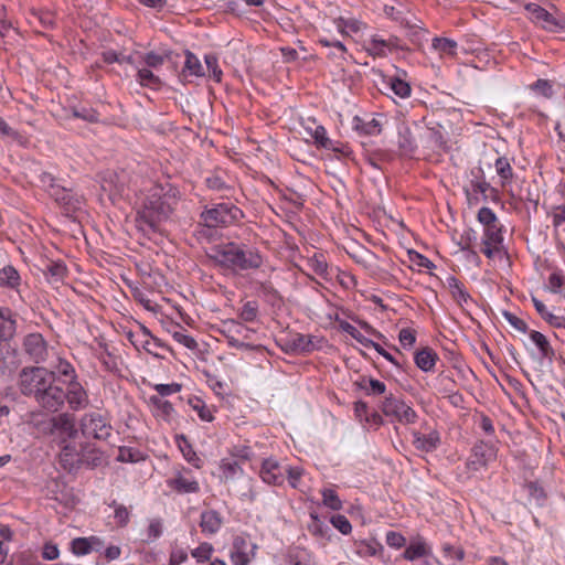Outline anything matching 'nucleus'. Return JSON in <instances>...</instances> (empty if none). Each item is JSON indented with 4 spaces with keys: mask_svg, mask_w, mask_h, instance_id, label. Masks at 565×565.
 <instances>
[{
    "mask_svg": "<svg viewBox=\"0 0 565 565\" xmlns=\"http://www.w3.org/2000/svg\"><path fill=\"white\" fill-rule=\"evenodd\" d=\"M429 554V550L425 542H412L403 553V557L407 561H415Z\"/></svg>",
    "mask_w": 565,
    "mask_h": 565,
    "instance_id": "2f4dec72",
    "label": "nucleus"
},
{
    "mask_svg": "<svg viewBox=\"0 0 565 565\" xmlns=\"http://www.w3.org/2000/svg\"><path fill=\"white\" fill-rule=\"evenodd\" d=\"M337 26L342 34H348V31L359 32L363 28V23L356 19H343L340 18L337 21Z\"/></svg>",
    "mask_w": 565,
    "mask_h": 565,
    "instance_id": "49530a36",
    "label": "nucleus"
},
{
    "mask_svg": "<svg viewBox=\"0 0 565 565\" xmlns=\"http://www.w3.org/2000/svg\"><path fill=\"white\" fill-rule=\"evenodd\" d=\"M56 372L63 376H70L71 380H76V374L73 365L67 361L60 360L56 365Z\"/></svg>",
    "mask_w": 565,
    "mask_h": 565,
    "instance_id": "338daca9",
    "label": "nucleus"
},
{
    "mask_svg": "<svg viewBox=\"0 0 565 565\" xmlns=\"http://www.w3.org/2000/svg\"><path fill=\"white\" fill-rule=\"evenodd\" d=\"M81 430L85 437L107 440L111 435V425L99 412H90L81 418Z\"/></svg>",
    "mask_w": 565,
    "mask_h": 565,
    "instance_id": "20e7f679",
    "label": "nucleus"
},
{
    "mask_svg": "<svg viewBox=\"0 0 565 565\" xmlns=\"http://www.w3.org/2000/svg\"><path fill=\"white\" fill-rule=\"evenodd\" d=\"M439 444V437L437 433H430L429 435L414 434V446L416 449L422 451H433Z\"/></svg>",
    "mask_w": 565,
    "mask_h": 565,
    "instance_id": "bb28decb",
    "label": "nucleus"
},
{
    "mask_svg": "<svg viewBox=\"0 0 565 565\" xmlns=\"http://www.w3.org/2000/svg\"><path fill=\"white\" fill-rule=\"evenodd\" d=\"M478 220L480 223H482L486 227L490 226L492 224L498 223L497 216L494 212L489 207H481L478 212Z\"/></svg>",
    "mask_w": 565,
    "mask_h": 565,
    "instance_id": "864d4df0",
    "label": "nucleus"
},
{
    "mask_svg": "<svg viewBox=\"0 0 565 565\" xmlns=\"http://www.w3.org/2000/svg\"><path fill=\"white\" fill-rule=\"evenodd\" d=\"M457 47V42L447 38H435L433 40V49L441 56H455Z\"/></svg>",
    "mask_w": 565,
    "mask_h": 565,
    "instance_id": "c756f323",
    "label": "nucleus"
},
{
    "mask_svg": "<svg viewBox=\"0 0 565 565\" xmlns=\"http://www.w3.org/2000/svg\"><path fill=\"white\" fill-rule=\"evenodd\" d=\"M222 525V518L218 512L214 510L204 511L201 514L200 526L202 532L207 534H215Z\"/></svg>",
    "mask_w": 565,
    "mask_h": 565,
    "instance_id": "4be33fe9",
    "label": "nucleus"
},
{
    "mask_svg": "<svg viewBox=\"0 0 565 565\" xmlns=\"http://www.w3.org/2000/svg\"><path fill=\"white\" fill-rule=\"evenodd\" d=\"M530 338L539 348L542 358L551 360L552 356L554 355V350L551 347L546 337L543 333L533 330L530 333Z\"/></svg>",
    "mask_w": 565,
    "mask_h": 565,
    "instance_id": "7c9ffc66",
    "label": "nucleus"
},
{
    "mask_svg": "<svg viewBox=\"0 0 565 565\" xmlns=\"http://www.w3.org/2000/svg\"><path fill=\"white\" fill-rule=\"evenodd\" d=\"M445 285L447 286V288L449 289L452 298L460 305L462 306L463 303H466L468 301V299L470 298L469 294L467 292V290L463 288V285L460 280H458L455 276H449L447 277L446 279V282Z\"/></svg>",
    "mask_w": 565,
    "mask_h": 565,
    "instance_id": "b1692460",
    "label": "nucleus"
},
{
    "mask_svg": "<svg viewBox=\"0 0 565 565\" xmlns=\"http://www.w3.org/2000/svg\"><path fill=\"white\" fill-rule=\"evenodd\" d=\"M394 45L393 39H390L388 41L380 39V38H372V40L369 43L367 52H370L373 55L377 56H384L385 55V49H391Z\"/></svg>",
    "mask_w": 565,
    "mask_h": 565,
    "instance_id": "4c0bfd02",
    "label": "nucleus"
},
{
    "mask_svg": "<svg viewBox=\"0 0 565 565\" xmlns=\"http://www.w3.org/2000/svg\"><path fill=\"white\" fill-rule=\"evenodd\" d=\"M257 546L250 544L247 537L237 535L233 540V546L231 551V561L234 565H248L255 557V550Z\"/></svg>",
    "mask_w": 565,
    "mask_h": 565,
    "instance_id": "9d476101",
    "label": "nucleus"
},
{
    "mask_svg": "<svg viewBox=\"0 0 565 565\" xmlns=\"http://www.w3.org/2000/svg\"><path fill=\"white\" fill-rule=\"evenodd\" d=\"M171 52H166L164 54H157L154 52H149L142 56L143 62L148 67L158 68L161 66L167 58H170Z\"/></svg>",
    "mask_w": 565,
    "mask_h": 565,
    "instance_id": "a18cd8bd",
    "label": "nucleus"
},
{
    "mask_svg": "<svg viewBox=\"0 0 565 565\" xmlns=\"http://www.w3.org/2000/svg\"><path fill=\"white\" fill-rule=\"evenodd\" d=\"M51 433L62 437L65 443L67 439H73L77 436L75 426V418L68 413H62L51 419Z\"/></svg>",
    "mask_w": 565,
    "mask_h": 565,
    "instance_id": "9b49d317",
    "label": "nucleus"
},
{
    "mask_svg": "<svg viewBox=\"0 0 565 565\" xmlns=\"http://www.w3.org/2000/svg\"><path fill=\"white\" fill-rule=\"evenodd\" d=\"M264 264V257L255 248L241 245L237 260V270L258 269Z\"/></svg>",
    "mask_w": 565,
    "mask_h": 565,
    "instance_id": "dca6fc26",
    "label": "nucleus"
},
{
    "mask_svg": "<svg viewBox=\"0 0 565 565\" xmlns=\"http://www.w3.org/2000/svg\"><path fill=\"white\" fill-rule=\"evenodd\" d=\"M332 525L338 529L342 534H349L352 531V525L347 516L338 514L331 518Z\"/></svg>",
    "mask_w": 565,
    "mask_h": 565,
    "instance_id": "3c124183",
    "label": "nucleus"
},
{
    "mask_svg": "<svg viewBox=\"0 0 565 565\" xmlns=\"http://www.w3.org/2000/svg\"><path fill=\"white\" fill-rule=\"evenodd\" d=\"M398 340L404 348H411L416 341L415 331L409 328H404L399 331Z\"/></svg>",
    "mask_w": 565,
    "mask_h": 565,
    "instance_id": "4d7b16f0",
    "label": "nucleus"
},
{
    "mask_svg": "<svg viewBox=\"0 0 565 565\" xmlns=\"http://www.w3.org/2000/svg\"><path fill=\"white\" fill-rule=\"evenodd\" d=\"M162 534V522L159 519H152L147 531V542H152Z\"/></svg>",
    "mask_w": 565,
    "mask_h": 565,
    "instance_id": "603ef678",
    "label": "nucleus"
},
{
    "mask_svg": "<svg viewBox=\"0 0 565 565\" xmlns=\"http://www.w3.org/2000/svg\"><path fill=\"white\" fill-rule=\"evenodd\" d=\"M103 542L96 537H77L72 541V552L75 555L82 556L90 553L93 550L99 551Z\"/></svg>",
    "mask_w": 565,
    "mask_h": 565,
    "instance_id": "aec40b11",
    "label": "nucleus"
},
{
    "mask_svg": "<svg viewBox=\"0 0 565 565\" xmlns=\"http://www.w3.org/2000/svg\"><path fill=\"white\" fill-rule=\"evenodd\" d=\"M494 458V448L489 444L479 443L472 449V455L469 458L468 467L472 470H479L480 468L486 467Z\"/></svg>",
    "mask_w": 565,
    "mask_h": 565,
    "instance_id": "2eb2a0df",
    "label": "nucleus"
},
{
    "mask_svg": "<svg viewBox=\"0 0 565 565\" xmlns=\"http://www.w3.org/2000/svg\"><path fill=\"white\" fill-rule=\"evenodd\" d=\"M384 12H385V14L387 17L392 18L395 21H398L401 24L406 25V26H412L409 21L406 20L403 17L402 12L398 9H396L395 7H393V6H385L384 7Z\"/></svg>",
    "mask_w": 565,
    "mask_h": 565,
    "instance_id": "680f3d73",
    "label": "nucleus"
},
{
    "mask_svg": "<svg viewBox=\"0 0 565 565\" xmlns=\"http://www.w3.org/2000/svg\"><path fill=\"white\" fill-rule=\"evenodd\" d=\"M213 553V546L210 543H202L199 547L194 548L191 554L199 562L204 563L209 561Z\"/></svg>",
    "mask_w": 565,
    "mask_h": 565,
    "instance_id": "de8ad7c7",
    "label": "nucleus"
},
{
    "mask_svg": "<svg viewBox=\"0 0 565 565\" xmlns=\"http://www.w3.org/2000/svg\"><path fill=\"white\" fill-rule=\"evenodd\" d=\"M359 386L369 395H383L386 391V385L375 379L363 377L359 383Z\"/></svg>",
    "mask_w": 565,
    "mask_h": 565,
    "instance_id": "c9c22d12",
    "label": "nucleus"
},
{
    "mask_svg": "<svg viewBox=\"0 0 565 565\" xmlns=\"http://www.w3.org/2000/svg\"><path fill=\"white\" fill-rule=\"evenodd\" d=\"M81 459L82 452H78L73 445L66 444L62 447L60 462L64 469L68 471L78 469L81 467Z\"/></svg>",
    "mask_w": 565,
    "mask_h": 565,
    "instance_id": "6ab92c4d",
    "label": "nucleus"
},
{
    "mask_svg": "<svg viewBox=\"0 0 565 565\" xmlns=\"http://www.w3.org/2000/svg\"><path fill=\"white\" fill-rule=\"evenodd\" d=\"M110 507L114 508V518L119 526H126L129 522L130 512L127 507L113 501Z\"/></svg>",
    "mask_w": 565,
    "mask_h": 565,
    "instance_id": "79ce46f5",
    "label": "nucleus"
},
{
    "mask_svg": "<svg viewBox=\"0 0 565 565\" xmlns=\"http://www.w3.org/2000/svg\"><path fill=\"white\" fill-rule=\"evenodd\" d=\"M241 245L236 243H226L213 246L210 257L220 266L237 271V260Z\"/></svg>",
    "mask_w": 565,
    "mask_h": 565,
    "instance_id": "0eeeda50",
    "label": "nucleus"
},
{
    "mask_svg": "<svg viewBox=\"0 0 565 565\" xmlns=\"http://www.w3.org/2000/svg\"><path fill=\"white\" fill-rule=\"evenodd\" d=\"M503 317L504 319L513 327L515 328L516 330L525 333L527 332V324L525 323L524 320L520 319L519 317H516L515 315L509 312V311H503Z\"/></svg>",
    "mask_w": 565,
    "mask_h": 565,
    "instance_id": "13d9d810",
    "label": "nucleus"
},
{
    "mask_svg": "<svg viewBox=\"0 0 565 565\" xmlns=\"http://www.w3.org/2000/svg\"><path fill=\"white\" fill-rule=\"evenodd\" d=\"M205 64L210 73L209 76L220 83L222 81L223 72L218 66L217 57L213 54L205 55Z\"/></svg>",
    "mask_w": 565,
    "mask_h": 565,
    "instance_id": "a19ab883",
    "label": "nucleus"
},
{
    "mask_svg": "<svg viewBox=\"0 0 565 565\" xmlns=\"http://www.w3.org/2000/svg\"><path fill=\"white\" fill-rule=\"evenodd\" d=\"M382 124L379 119L373 118L369 121H364L359 117L354 118V128L365 135H379L382 131Z\"/></svg>",
    "mask_w": 565,
    "mask_h": 565,
    "instance_id": "473e14b6",
    "label": "nucleus"
},
{
    "mask_svg": "<svg viewBox=\"0 0 565 565\" xmlns=\"http://www.w3.org/2000/svg\"><path fill=\"white\" fill-rule=\"evenodd\" d=\"M495 171L502 181V185L510 182L513 178V170L508 158L500 157L494 163Z\"/></svg>",
    "mask_w": 565,
    "mask_h": 565,
    "instance_id": "f704fd0d",
    "label": "nucleus"
},
{
    "mask_svg": "<svg viewBox=\"0 0 565 565\" xmlns=\"http://www.w3.org/2000/svg\"><path fill=\"white\" fill-rule=\"evenodd\" d=\"M391 88L394 92V94L399 96L401 98L407 97L411 94V86L408 85V83L399 78H392Z\"/></svg>",
    "mask_w": 565,
    "mask_h": 565,
    "instance_id": "8fccbe9b",
    "label": "nucleus"
},
{
    "mask_svg": "<svg viewBox=\"0 0 565 565\" xmlns=\"http://www.w3.org/2000/svg\"><path fill=\"white\" fill-rule=\"evenodd\" d=\"M532 88L540 94H542L546 98H551L553 95V88L552 84L547 79H537L533 85Z\"/></svg>",
    "mask_w": 565,
    "mask_h": 565,
    "instance_id": "bf43d9fd",
    "label": "nucleus"
},
{
    "mask_svg": "<svg viewBox=\"0 0 565 565\" xmlns=\"http://www.w3.org/2000/svg\"><path fill=\"white\" fill-rule=\"evenodd\" d=\"M563 286H565V277L562 276L561 274H557V273H553L550 277H548V289L553 292V294H559L562 292V288Z\"/></svg>",
    "mask_w": 565,
    "mask_h": 565,
    "instance_id": "6e6d98bb",
    "label": "nucleus"
},
{
    "mask_svg": "<svg viewBox=\"0 0 565 565\" xmlns=\"http://www.w3.org/2000/svg\"><path fill=\"white\" fill-rule=\"evenodd\" d=\"M17 331V321L9 308H0V342L10 341Z\"/></svg>",
    "mask_w": 565,
    "mask_h": 565,
    "instance_id": "a211bd4d",
    "label": "nucleus"
},
{
    "mask_svg": "<svg viewBox=\"0 0 565 565\" xmlns=\"http://www.w3.org/2000/svg\"><path fill=\"white\" fill-rule=\"evenodd\" d=\"M126 186L125 175L116 172H107L103 175L100 188L110 201L124 193Z\"/></svg>",
    "mask_w": 565,
    "mask_h": 565,
    "instance_id": "ddd939ff",
    "label": "nucleus"
},
{
    "mask_svg": "<svg viewBox=\"0 0 565 565\" xmlns=\"http://www.w3.org/2000/svg\"><path fill=\"white\" fill-rule=\"evenodd\" d=\"M183 76H204V67L200 60L190 51H185V62L182 70Z\"/></svg>",
    "mask_w": 565,
    "mask_h": 565,
    "instance_id": "a878e982",
    "label": "nucleus"
},
{
    "mask_svg": "<svg viewBox=\"0 0 565 565\" xmlns=\"http://www.w3.org/2000/svg\"><path fill=\"white\" fill-rule=\"evenodd\" d=\"M258 312V306L255 301H247L239 313V317L246 321L252 322L256 319Z\"/></svg>",
    "mask_w": 565,
    "mask_h": 565,
    "instance_id": "09e8293b",
    "label": "nucleus"
},
{
    "mask_svg": "<svg viewBox=\"0 0 565 565\" xmlns=\"http://www.w3.org/2000/svg\"><path fill=\"white\" fill-rule=\"evenodd\" d=\"M259 473L264 482L268 484L280 486L285 480L284 469L273 459L264 460Z\"/></svg>",
    "mask_w": 565,
    "mask_h": 565,
    "instance_id": "f3484780",
    "label": "nucleus"
},
{
    "mask_svg": "<svg viewBox=\"0 0 565 565\" xmlns=\"http://www.w3.org/2000/svg\"><path fill=\"white\" fill-rule=\"evenodd\" d=\"M312 137L315 138L316 143H318L322 148L331 149L334 151L339 150L337 147H334L333 141L330 138H328L324 127L318 126L315 129Z\"/></svg>",
    "mask_w": 565,
    "mask_h": 565,
    "instance_id": "37998d69",
    "label": "nucleus"
},
{
    "mask_svg": "<svg viewBox=\"0 0 565 565\" xmlns=\"http://www.w3.org/2000/svg\"><path fill=\"white\" fill-rule=\"evenodd\" d=\"M68 406L73 411H79L87 407L89 399L84 387L76 380H71L65 391Z\"/></svg>",
    "mask_w": 565,
    "mask_h": 565,
    "instance_id": "4468645a",
    "label": "nucleus"
},
{
    "mask_svg": "<svg viewBox=\"0 0 565 565\" xmlns=\"http://www.w3.org/2000/svg\"><path fill=\"white\" fill-rule=\"evenodd\" d=\"M405 542L406 540L401 533L391 531L386 534V543L391 547L399 548L404 546Z\"/></svg>",
    "mask_w": 565,
    "mask_h": 565,
    "instance_id": "69168bd1",
    "label": "nucleus"
},
{
    "mask_svg": "<svg viewBox=\"0 0 565 565\" xmlns=\"http://www.w3.org/2000/svg\"><path fill=\"white\" fill-rule=\"evenodd\" d=\"M104 462V457L95 448H88L82 451L81 467L96 468Z\"/></svg>",
    "mask_w": 565,
    "mask_h": 565,
    "instance_id": "72a5a7b5",
    "label": "nucleus"
},
{
    "mask_svg": "<svg viewBox=\"0 0 565 565\" xmlns=\"http://www.w3.org/2000/svg\"><path fill=\"white\" fill-rule=\"evenodd\" d=\"M221 469L226 478L234 477L237 471H241V467L237 461H228L223 460L221 463Z\"/></svg>",
    "mask_w": 565,
    "mask_h": 565,
    "instance_id": "0e129e2a",
    "label": "nucleus"
},
{
    "mask_svg": "<svg viewBox=\"0 0 565 565\" xmlns=\"http://www.w3.org/2000/svg\"><path fill=\"white\" fill-rule=\"evenodd\" d=\"M182 388L181 384L179 383H171V384H157L154 386V390L160 395L159 397L168 396L174 393L180 392Z\"/></svg>",
    "mask_w": 565,
    "mask_h": 565,
    "instance_id": "052dcab7",
    "label": "nucleus"
},
{
    "mask_svg": "<svg viewBox=\"0 0 565 565\" xmlns=\"http://www.w3.org/2000/svg\"><path fill=\"white\" fill-rule=\"evenodd\" d=\"M22 349L29 360L36 364L44 362L49 355L47 342L41 333L26 334L23 338Z\"/></svg>",
    "mask_w": 565,
    "mask_h": 565,
    "instance_id": "1a4fd4ad",
    "label": "nucleus"
},
{
    "mask_svg": "<svg viewBox=\"0 0 565 565\" xmlns=\"http://www.w3.org/2000/svg\"><path fill=\"white\" fill-rule=\"evenodd\" d=\"M35 402L40 407L47 412H57L65 403V391L55 384V381H50V384L41 391Z\"/></svg>",
    "mask_w": 565,
    "mask_h": 565,
    "instance_id": "6e6552de",
    "label": "nucleus"
},
{
    "mask_svg": "<svg viewBox=\"0 0 565 565\" xmlns=\"http://www.w3.org/2000/svg\"><path fill=\"white\" fill-rule=\"evenodd\" d=\"M437 360V354L429 348H425L416 352L415 363L424 372L430 371Z\"/></svg>",
    "mask_w": 565,
    "mask_h": 565,
    "instance_id": "cd10ccee",
    "label": "nucleus"
},
{
    "mask_svg": "<svg viewBox=\"0 0 565 565\" xmlns=\"http://www.w3.org/2000/svg\"><path fill=\"white\" fill-rule=\"evenodd\" d=\"M484 241H489L490 243H493V245H498L502 242L501 230L498 226V223L486 227Z\"/></svg>",
    "mask_w": 565,
    "mask_h": 565,
    "instance_id": "5fc2aeb1",
    "label": "nucleus"
},
{
    "mask_svg": "<svg viewBox=\"0 0 565 565\" xmlns=\"http://www.w3.org/2000/svg\"><path fill=\"white\" fill-rule=\"evenodd\" d=\"M381 409L385 416L404 425L414 424L417 420L416 412L403 399L392 394L384 398Z\"/></svg>",
    "mask_w": 565,
    "mask_h": 565,
    "instance_id": "39448f33",
    "label": "nucleus"
},
{
    "mask_svg": "<svg viewBox=\"0 0 565 565\" xmlns=\"http://www.w3.org/2000/svg\"><path fill=\"white\" fill-rule=\"evenodd\" d=\"M168 484L179 493H195L200 490L198 481L183 476L168 480Z\"/></svg>",
    "mask_w": 565,
    "mask_h": 565,
    "instance_id": "5701e85b",
    "label": "nucleus"
},
{
    "mask_svg": "<svg viewBox=\"0 0 565 565\" xmlns=\"http://www.w3.org/2000/svg\"><path fill=\"white\" fill-rule=\"evenodd\" d=\"M179 201V191L170 183L152 184L141 193L137 207L136 224L146 234L161 231Z\"/></svg>",
    "mask_w": 565,
    "mask_h": 565,
    "instance_id": "f257e3e1",
    "label": "nucleus"
},
{
    "mask_svg": "<svg viewBox=\"0 0 565 565\" xmlns=\"http://www.w3.org/2000/svg\"><path fill=\"white\" fill-rule=\"evenodd\" d=\"M137 79L141 86L158 88L161 85L160 78L149 68H139Z\"/></svg>",
    "mask_w": 565,
    "mask_h": 565,
    "instance_id": "e433bc0d",
    "label": "nucleus"
},
{
    "mask_svg": "<svg viewBox=\"0 0 565 565\" xmlns=\"http://www.w3.org/2000/svg\"><path fill=\"white\" fill-rule=\"evenodd\" d=\"M321 493H322V501L326 507H328L334 511L342 509V502L339 499V497L334 490L323 489Z\"/></svg>",
    "mask_w": 565,
    "mask_h": 565,
    "instance_id": "c03bdc74",
    "label": "nucleus"
},
{
    "mask_svg": "<svg viewBox=\"0 0 565 565\" xmlns=\"http://www.w3.org/2000/svg\"><path fill=\"white\" fill-rule=\"evenodd\" d=\"M50 381H55V372L41 366H26L19 373L18 385L24 396L36 399Z\"/></svg>",
    "mask_w": 565,
    "mask_h": 565,
    "instance_id": "f03ea898",
    "label": "nucleus"
},
{
    "mask_svg": "<svg viewBox=\"0 0 565 565\" xmlns=\"http://www.w3.org/2000/svg\"><path fill=\"white\" fill-rule=\"evenodd\" d=\"M243 216L242 211L231 203H220L201 213L202 224L209 228L227 226Z\"/></svg>",
    "mask_w": 565,
    "mask_h": 565,
    "instance_id": "7ed1b4c3",
    "label": "nucleus"
},
{
    "mask_svg": "<svg viewBox=\"0 0 565 565\" xmlns=\"http://www.w3.org/2000/svg\"><path fill=\"white\" fill-rule=\"evenodd\" d=\"M319 42H320V44H322L326 47L334 49L333 52H330L329 56H331L335 60H344L345 58L347 49L342 42L332 41V40H328V39H320Z\"/></svg>",
    "mask_w": 565,
    "mask_h": 565,
    "instance_id": "ea45409f",
    "label": "nucleus"
},
{
    "mask_svg": "<svg viewBox=\"0 0 565 565\" xmlns=\"http://www.w3.org/2000/svg\"><path fill=\"white\" fill-rule=\"evenodd\" d=\"M21 277L19 271L11 265L0 269V286L17 289L20 286Z\"/></svg>",
    "mask_w": 565,
    "mask_h": 565,
    "instance_id": "393cba45",
    "label": "nucleus"
},
{
    "mask_svg": "<svg viewBox=\"0 0 565 565\" xmlns=\"http://www.w3.org/2000/svg\"><path fill=\"white\" fill-rule=\"evenodd\" d=\"M525 10L530 14V20L542 29L553 33L565 31L564 17L554 15L536 3L525 4Z\"/></svg>",
    "mask_w": 565,
    "mask_h": 565,
    "instance_id": "423d86ee",
    "label": "nucleus"
},
{
    "mask_svg": "<svg viewBox=\"0 0 565 565\" xmlns=\"http://www.w3.org/2000/svg\"><path fill=\"white\" fill-rule=\"evenodd\" d=\"M188 559V554L183 548H175L170 554V565H181Z\"/></svg>",
    "mask_w": 565,
    "mask_h": 565,
    "instance_id": "774afa93",
    "label": "nucleus"
},
{
    "mask_svg": "<svg viewBox=\"0 0 565 565\" xmlns=\"http://www.w3.org/2000/svg\"><path fill=\"white\" fill-rule=\"evenodd\" d=\"M42 271L46 280L53 285L62 282L67 274L66 266L62 262H49Z\"/></svg>",
    "mask_w": 565,
    "mask_h": 565,
    "instance_id": "412c9836",
    "label": "nucleus"
},
{
    "mask_svg": "<svg viewBox=\"0 0 565 565\" xmlns=\"http://www.w3.org/2000/svg\"><path fill=\"white\" fill-rule=\"evenodd\" d=\"M284 472L288 475L289 484L292 488H297L298 481L301 478L303 470L299 467H287L286 469H284Z\"/></svg>",
    "mask_w": 565,
    "mask_h": 565,
    "instance_id": "e2e57ef3",
    "label": "nucleus"
},
{
    "mask_svg": "<svg viewBox=\"0 0 565 565\" xmlns=\"http://www.w3.org/2000/svg\"><path fill=\"white\" fill-rule=\"evenodd\" d=\"M312 340L313 337L311 335L296 333L291 335L290 339L288 340V345L294 351L309 352L315 348Z\"/></svg>",
    "mask_w": 565,
    "mask_h": 565,
    "instance_id": "c85d7f7f",
    "label": "nucleus"
},
{
    "mask_svg": "<svg viewBox=\"0 0 565 565\" xmlns=\"http://www.w3.org/2000/svg\"><path fill=\"white\" fill-rule=\"evenodd\" d=\"M311 522L308 524V531L317 537H326L329 532V526L326 525L317 514H310Z\"/></svg>",
    "mask_w": 565,
    "mask_h": 565,
    "instance_id": "58836bf2",
    "label": "nucleus"
},
{
    "mask_svg": "<svg viewBox=\"0 0 565 565\" xmlns=\"http://www.w3.org/2000/svg\"><path fill=\"white\" fill-rule=\"evenodd\" d=\"M50 195L64 207L66 213L75 212L81 210L84 198L76 193H73L72 190H66L65 188H54V191L50 192Z\"/></svg>",
    "mask_w": 565,
    "mask_h": 565,
    "instance_id": "f8f14e48",
    "label": "nucleus"
}]
</instances>
